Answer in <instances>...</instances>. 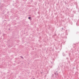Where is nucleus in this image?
<instances>
[{
	"mask_svg": "<svg viewBox=\"0 0 79 79\" xmlns=\"http://www.w3.org/2000/svg\"><path fill=\"white\" fill-rule=\"evenodd\" d=\"M33 79H35V78H33Z\"/></svg>",
	"mask_w": 79,
	"mask_h": 79,
	"instance_id": "nucleus-6",
	"label": "nucleus"
},
{
	"mask_svg": "<svg viewBox=\"0 0 79 79\" xmlns=\"http://www.w3.org/2000/svg\"><path fill=\"white\" fill-rule=\"evenodd\" d=\"M3 11H4V10H3Z\"/></svg>",
	"mask_w": 79,
	"mask_h": 79,
	"instance_id": "nucleus-9",
	"label": "nucleus"
},
{
	"mask_svg": "<svg viewBox=\"0 0 79 79\" xmlns=\"http://www.w3.org/2000/svg\"><path fill=\"white\" fill-rule=\"evenodd\" d=\"M38 14H39V12H38Z\"/></svg>",
	"mask_w": 79,
	"mask_h": 79,
	"instance_id": "nucleus-4",
	"label": "nucleus"
},
{
	"mask_svg": "<svg viewBox=\"0 0 79 79\" xmlns=\"http://www.w3.org/2000/svg\"><path fill=\"white\" fill-rule=\"evenodd\" d=\"M0 10H1V9H0Z\"/></svg>",
	"mask_w": 79,
	"mask_h": 79,
	"instance_id": "nucleus-7",
	"label": "nucleus"
},
{
	"mask_svg": "<svg viewBox=\"0 0 79 79\" xmlns=\"http://www.w3.org/2000/svg\"><path fill=\"white\" fill-rule=\"evenodd\" d=\"M9 30H10V28H9Z\"/></svg>",
	"mask_w": 79,
	"mask_h": 79,
	"instance_id": "nucleus-5",
	"label": "nucleus"
},
{
	"mask_svg": "<svg viewBox=\"0 0 79 79\" xmlns=\"http://www.w3.org/2000/svg\"><path fill=\"white\" fill-rule=\"evenodd\" d=\"M29 0V1H30V0Z\"/></svg>",
	"mask_w": 79,
	"mask_h": 79,
	"instance_id": "nucleus-8",
	"label": "nucleus"
},
{
	"mask_svg": "<svg viewBox=\"0 0 79 79\" xmlns=\"http://www.w3.org/2000/svg\"><path fill=\"white\" fill-rule=\"evenodd\" d=\"M20 57L21 58H22V59H24V57H23L22 56H21Z\"/></svg>",
	"mask_w": 79,
	"mask_h": 79,
	"instance_id": "nucleus-2",
	"label": "nucleus"
},
{
	"mask_svg": "<svg viewBox=\"0 0 79 79\" xmlns=\"http://www.w3.org/2000/svg\"><path fill=\"white\" fill-rule=\"evenodd\" d=\"M31 17H28V19L30 20H31Z\"/></svg>",
	"mask_w": 79,
	"mask_h": 79,
	"instance_id": "nucleus-1",
	"label": "nucleus"
},
{
	"mask_svg": "<svg viewBox=\"0 0 79 79\" xmlns=\"http://www.w3.org/2000/svg\"><path fill=\"white\" fill-rule=\"evenodd\" d=\"M31 2H33V0H31Z\"/></svg>",
	"mask_w": 79,
	"mask_h": 79,
	"instance_id": "nucleus-3",
	"label": "nucleus"
}]
</instances>
